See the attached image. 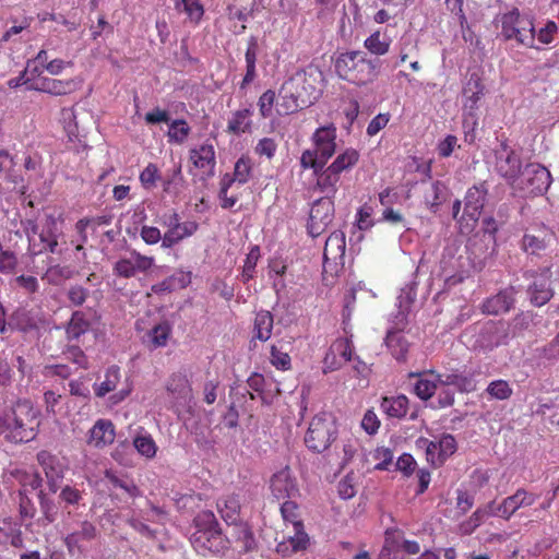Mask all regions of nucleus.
<instances>
[{"mask_svg": "<svg viewBox=\"0 0 559 559\" xmlns=\"http://www.w3.org/2000/svg\"><path fill=\"white\" fill-rule=\"evenodd\" d=\"M323 73L309 66L296 71L281 86L277 99V114L288 116L312 105L321 94Z\"/></svg>", "mask_w": 559, "mask_h": 559, "instance_id": "1", "label": "nucleus"}, {"mask_svg": "<svg viewBox=\"0 0 559 559\" xmlns=\"http://www.w3.org/2000/svg\"><path fill=\"white\" fill-rule=\"evenodd\" d=\"M39 427L38 412L27 400H20L9 411L0 414V436L11 443L34 440Z\"/></svg>", "mask_w": 559, "mask_h": 559, "instance_id": "2", "label": "nucleus"}, {"mask_svg": "<svg viewBox=\"0 0 559 559\" xmlns=\"http://www.w3.org/2000/svg\"><path fill=\"white\" fill-rule=\"evenodd\" d=\"M192 526L190 543L199 555H224L230 548V540L223 534L212 511H200L194 516Z\"/></svg>", "mask_w": 559, "mask_h": 559, "instance_id": "3", "label": "nucleus"}, {"mask_svg": "<svg viewBox=\"0 0 559 559\" xmlns=\"http://www.w3.org/2000/svg\"><path fill=\"white\" fill-rule=\"evenodd\" d=\"M379 61L371 60L364 51L354 50L341 53L335 61L337 75L357 86H366L378 79Z\"/></svg>", "mask_w": 559, "mask_h": 559, "instance_id": "4", "label": "nucleus"}, {"mask_svg": "<svg viewBox=\"0 0 559 559\" xmlns=\"http://www.w3.org/2000/svg\"><path fill=\"white\" fill-rule=\"evenodd\" d=\"M336 139L337 130L333 123L318 128L311 136L313 148L305 150L300 156L301 168H323L336 152Z\"/></svg>", "mask_w": 559, "mask_h": 559, "instance_id": "5", "label": "nucleus"}, {"mask_svg": "<svg viewBox=\"0 0 559 559\" xmlns=\"http://www.w3.org/2000/svg\"><path fill=\"white\" fill-rule=\"evenodd\" d=\"M486 93V86L477 73H472L463 86V129L465 141L473 142L478 126L479 102Z\"/></svg>", "mask_w": 559, "mask_h": 559, "instance_id": "6", "label": "nucleus"}, {"mask_svg": "<svg viewBox=\"0 0 559 559\" xmlns=\"http://www.w3.org/2000/svg\"><path fill=\"white\" fill-rule=\"evenodd\" d=\"M337 435L338 429L333 414L320 412L309 423L305 444L310 451L322 453L337 439Z\"/></svg>", "mask_w": 559, "mask_h": 559, "instance_id": "7", "label": "nucleus"}, {"mask_svg": "<svg viewBox=\"0 0 559 559\" xmlns=\"http://www.w3.org/2000/svg\"><path fill=\"white\" fill-rule=\"evenodd\" d=\"M499 22L501 24V35L506 40L514 39L519 45L527 48L535 46L536 31L533 19L521 14L518 8L503 13Z\"/></svg>", "mask_w": 559, "mask_h": 559, "instance_id": "8", "label": "nucleus"}, {"mask_svg": "<svg viewBox=\"0 0 559 559\" xmlns=\"http://www.w3.org/2000/svg\"><path fill=\"white\" fill-rule=\"evenodd\" d=\"M100 532L96 525L87 520L81 521L63 538L70 555H82L98 539Z\"/></svg>", "mask_w": 559, "mask_h": 559, "instance_id": "9", "label": "nucleus"}, {"mask_svg": "<svg viewBox=\"0 0 559 559\" xmlns=\"http://www.w3.org/2000/svg\"><path fill=\"white\" fill-rule=\"evenodd\" d=\"M417 443L420 448H425L426 460L435 467L443 465L457 449L456 440L450 433H443L436 440L420 438Z\"/></svg>", "mask_w": 559, "mask_h": 559, "instance_id": "10", "label": "nucleus"}, {"mask_svg": "<svg viewBox=\"0 0 559 559\" xmlns=\"http://www.w3.org/2000/svg\"><path fill=\"white\" fill-rule=\"evenodd\" d=\"M215 139H206L202 144L189 150V162L202 179H210L215 175L216 151Z\"/></svg>", "mask_w": 559, "mask_h": 559, "instance_id": "11", "label": "nucleus"}, {"mask_svg": "<svg viewBox=\"0 0 559 559\" xmlns=\"http://www.w3.org/2000/svg\"><path fill=\"white\" fill-rule=\"evenodd\" d=\"M334 217V202L331 198H320L313 202L308 221V233L316 238L325 231Z\"/></svg>", "mask_w": 559, "mask_h": 559, "instance_id": "12", "label": "nucleus"}, {"mask_svg": "<svg viewBox=\"0 0 559 559\" xmlns=\"http://www.w3.org/2000/svg\"><path fill=\"white\" fill-rule=\"evenodd\" d=\"M165 388L175 404L179 406H186L192 401L193 390L187 369L173 372L168 377Z\"/></svg>", "mask_w": 559, "mask_h": 559, "instance_id": "13", "label": "nucleus"}, {"mask_svg": "<svg viewBox=\"0 0 559 559\" xmlns=\"http://www.w3.org/2000/svg\"><path fill=\"white\" fill-rule=\"evenodd\" d=\"M488 189L485 182L471 187L464 199V210L460 221L473 226L478 222L485 205Z\"/></svg>", "mask_w": 559, "mask_h": 559, "instance_id": "14", "label": "nucleus"}, {"mask_svg": "<svg viewBox=\"0 0 559 559\" xmlns=\"http://www.w3.org/2000/svg\"><path fill=\"white\" fill-rule=\"evenodd\" d=\"M36 459L46 476L49 490L53 493L57 492L59 484L64 477L67 466L56 454L47 450H40L36 454Z\"/></svg>", "mask_w": 559, "mask_h": 559, "instance_id": "15", "label": "nucleus"}, {"mask_svg": "<svg viewBox=\"0 0 559 559\" xmlns=\"http://www.w3.org/2000/svg\"><path fill=\"white\" fill-rule=\"evenodd\" d=\"M270 490L276 500L295 499L299 496L296 478L288 466L274 473L270 478Z\"/></svg>", "mask_w": 559, "mask_h": 559, "instance_id": "16", "label": "nucleus"}, {"mask_svg": "<svg viewBox=\"0 0 559 559\" xmlns=\"http://www.w3.org/2000/svg\"><path fill=\"white\" fill-rule=\"evenodd\" d=\"M154 265V258L131 252L130 259H120L114 265V273L123 278H131L138 272H146Z\"/></svg>", "mask_w": 559, "mask_h": 559, "instance_id": "17", "label": "nucleus"}, {"mask_svg": "<svg viewBox=\"0 0 559 559\" xmlns=\"http://www.w3.org/2000/svg\"><path fill=\"white\" fill-rule=\"evenodd\" d=\"M281 513L286 523H290L295 533L296 548H307L309 536L305 532L302 521L299 519V507L293 499L284 500Z\"/></svg>", "mask_w": 559, "mask_h": 559, "instance_id": "18", "label": "nucleus"}, {"mask_svg": "<svg viewBox=\"0 0 559 559\" xmlns=\"http://www.w3.org/2000/svg\"><path fill=\"white\" fill-rule=\"evenodd\" d=\"M538 498L539 495L519 488L513 495L501 501L499 510L502 513V519L509 520L518 510L532 507Z\"/></svg>", "mask_w": 559, "mask_h": 559, "instance_id": "19", "label": "nucleus"}, {"mask_svg": "<svg viewBox=\"0 0 559 559\" xmlns=\"http://www.w3.org/2000/svg\"><path fill=\"white\" fill-rule=\"evenodd\" d=\"M503 151L506 154L498 153L495 168L501 177L513 185L521 174L522 163L513 150L507 151L504 147Z\"/></svg>", "mask_w": 559, "mask_h": 559, "instance_id": "20", "label": "nucleus"}, {"mask_svg": "<svg viewBox=\"0 0 559 559\" xmlns=\"http://www.w3.org/2000/svg\"><path fill=\"white\" fill-rule=\"evenodd\" d=\"M554 288L550 275L540 274L535 276L527 287L530 301L535 307H542L554 297Z\"/></svg>", "mask_w": 559, "mask_h": 559, "instance_id": "21", "label": "nucleus"}, {"mask_svg": "<svg viewBox=\"0 0 559 559\" xmlns=\"http://www.w3.org/2000/svg\"><path fill=\"white\" fill-rule=\"evenodd\" d=\"M29 90H34L41 93H47L53 96H63L71 94L75 91L76 85L73 80H59L47 76H40L34 81L29 86Z\"/></svg>", "mask_w": 559, "mask_h": 559, "instance_id": "22", "label": "nucleus"}, {"mask_svg": "<svg viewBox=\"0 0 559 559\" xmlns=\"http://www.w3.org/2000/svg\"><path fill=\"white\" fill-rule=\"evenodd\" d=\"M115 426L109 419H98L90 429L87 444L97 449L110 445L115 441Z\"/></svg>", "mask_w": 559, "mask_h": 559, "instance_id": "23", "label": "nucleus"}, {"mask_svg": "<svg viewBox=\"0 0 559 559\" xmlns=\"http://www.w3.org/2000/svg\"><path fill=\"white\" fill-rule=\"evenodd\" d=\"M230 526L229 536H227L230 540V546L235 545V547L240 552H249L255 547L254 535L250 528V526L246 523L237 521L235 524H227Z\"/></svg>", "mask_w": 559, "mask_h": 559, "instance_id": "24", "label": "nucleus"}, {"mask_svg": "<svg viewBox=\"0 0 559 559\" xmlns=\"http://www.w3.org/2000/svg\"><path fill=\"white\" fill-rule=\"evenodd\" d=\"M514 304V293L512 288L500 290L495 296L487 298L481 304L483 313L499 316L508 312Z\"/></svg>", "mask_w": 559, "mask_h": 559, "instance_id": "25", "label": "nucleus"}, {"mask_svg": "<svg viewBox=\"0 0 559 559\" xmlns=\"http://www.w3.org/2000/svg\"><path fill=\"white\" fill-rule=\"evenodd\" d=\"M317 177L316 188L323 194V198L333 200L337 192V185L341 180V174L333 169L330 165L320 169H313Z\"/></svg>", "mask_w": 559, "mask_h": 559, "instance_id": "26", "label": "nucleus"}, {"mask_svg": "<svg viewBox=\"0 0 559 559\" xmlns=\"http://www.w3.org/2000/svg\"><path fill=\"white\" fill-rule=\"evenodd\" d=\"M526 175L531 193L543 194L551 185L549 170L539 164L530 165L526 168Z\"/></svg>", "mask_w": 559, "mask_h": 559, "instance_id": "27", "label": "nucleus"}, {"mask_svg": "<svg viewBox=\"0 0 559 559\" xmlns=\"http://www.w3.org/2000/svg\"><path fill=\"white\" fill-rule=\"evenodd\" d=\"M423 198L426 207L432 213H437L440 205L445 201L448 195V188L441 181H432L423 183Z\"/></svg>", "mask_w": 559, "mask_h": 559, "instance_id": "28", "label": "nucleus"}, {"mask_svg": "<svg viewBox=\"0 0 559 559\" xmlns=\"http://www.w3.org/2000/svg\"><path fill=\"white\" fill-rule=\"evenodd\" d=\"M259 53V44L255 36H250L245 52L246 73L239 84V88L245 91L258 76L257 60Z\"/></svg>", "mask_w": 559, "mask_h": 559, "instance_id": "29", "label": "nucleus"}, {"mask_svg": "<svg viewBox=\"0 0 559 559\" xmlns=\"http://www.w3.org/2000/svg\"><path fill=\"white\" fill-rule=\"evenodd\" d=\"M199 229V224L195 221H186L177 225L176 228L166 230L163 236V248H173L183 239L191 237Z\"/></svg>", "mask_w": 559, "mask_h": 559, "instance_id": "30", "label": "nucleus"}, {"mask_svg": "<svg viewBox=\"0 0 559 559\" xmlns=\"http://www.w3.org/2000/svg\"><path fill=\"white\" fill-rule=\"evenodd\" d=\"M217 512L226 524H235L240 521V501L237 495H226L216 502Z\"/></svg>", "mask_w": 559, "mask_h": 559, "instance_id": "31", "label": "nucleus"}, {"mask_svg": "<svg viewBox=\"0 0 559 559\" xmlns=\"http://www.w3.org/2000/svg\"><path fill=\"white\" fill-rule=\"evenodd\" d=\"M502 333L503 329L500 322L488 321L481 325L477 342L483 348L492 349L502 343Z\"/></svg>", "mask_w": 559, "mask_h": 559, "instance_id": "32", "label": "nucleus"}, {"mask_svg": "<svg viewBox=\"0 0 559 559\" xmlns=\"http://www.w3.org/2000/svg\"><path fill=\"white\" fill-rule=\"evenodd\" d=\"M346 249V240L345 234L341 230H334L330 234L325 241L324 250H323V259L324 261H334L337 262L342 260L345 254Z\"/></svg>", "mask_w": 559, "mask_h": 559, "instance_id": "33", "label": "nucleus"}, {"mask_svg": "<svg viewBox=\"0 0 559 559\" xmlns=\"http://www.w3.org/2000/svg\"><path fill=\"white\" fill-rule=\"evenodd\" d=\"M430 374L438 379L439 384L445 386L453 385L460 392H472L476 388L474 380L464 373L451 372L447 374H441L430 370Z\"/></svg>", "mask_w": 559, "mask_h": 559, "instance_id": "34", "label": "nucleus"}, {"mask_svg": "<svg viewBox=\"0 0 559 559\" xmlns=\"http://www.w3.org/2000/svg\"><path fill=\"white\" fill-rule=\"evenodd\" d=\"M91 328V322L86 314L76 310L72 313L69 322L66 325V336L69 342L79 340Z\"/></svg>", "mask_w": 559, "mask_h": 559, "instance_id": "35", "label": "nucleus"}, {"mask_svg": "<svg viewBox=\"0 0 559 559\" xmlns=\"http://www.w3.org/2000/svg\"><path fill=\"white\" fill-rule=\"evenodd\" d=\"M274 318L267 310H261L255 313L253 321V337L266 342L270 340L273 331Z\"/></svg>", "mask_w": 559, "mask_h": 559, "instance_id": "36", "label": "nucleus"}, {"mask_svg": "<svg viewBox=\"0 0 559 559\" xmlns=\"http://www.w3.org/2000/svg\"><path fill=\"white\" fill-rule=\"evenodd\" d=\"M252 114L251 108L236 110L228 120L227 131L233 134H241L250 131Z\"/></svg>", "mask_w": 559, "mask_h": 559, "instance_id": "37", "label": "nucleus"}, {"mask_svg": "<svg viewBox=\"0 0 559 559\" xmlns=\"http://www.w3.org/2000/svg\"><path fill=\"white\" fill-rule=\"evenodd\" d=\"M415 376L411 373V377ZM418 377L414 384L415 394L423 401H427L433 396L439 383L436 377L430 374V371L416 374Z\"/></svg>", "mask_w": 559, "mask_h": 559, "instance_id": "38", "label": "nucleus"}, {"mask_svg": "<svg viewBox=\"0 0 559 559\" xmlns=\"http://www.w3.org/2000/svg\"><path fill=\"white\" fill-rule=\"evenodd\" d=\"M391 38L381 31H374L364 41V47L374 56H384L391 47Z\"/></svg>", "mask_w": 559, "mask_h": 559, "instance_id": "39", "label": "nucleus"}, {"mask_svg": "<svg viewBox=\"0 0 559 559\" xmlns=\"http://www.w3.org/2000/svg\"><path fill=\"white\" fill-rule=\"evenodd\" d=\"M380 407L388 416L402 418L407 414L408 399L405 395L385 396L382 399Z\"/></svg>", "mask_w": 559, "mask_h": 559, "instance_id": "40", "label": "nucleus"}, {"mask_svg": "<svg viewBox=\"0 0 559 559\" xmlns=\"http://www.w3.org/2000/svg\"><path fill=\"white\" fill-rule=\"evenodd\" d=\"M106 479L111 484L114 488H119L130 498H136L141 496L140 488L135 485L133 479L128 476H118L114 472L107 471L105 473Z\"/></svg>", "mask_w": 559, "mask_h": 559, "instance_id": "41", "label": "nucleus"}, {"mask_svg": "<svg viewBox=\"0 0 559 559\" xmlns=\"http://www.w3.org/2000/svg\"><path fill=\"white\" fill-rule=\"evenodd\" d=\"M120 381V369L117 366L109 367L105 372V379L99 384H94L95 395L104 397L109 392L116 390Z\"/></svg>", "mask_w": 559, "mask_h": 559, "instance_id": "42", "label": "nucleus"}, {"mask_svg": "<svg viewBox=\"0 0 559 559\" xmlns=\"http://www.w3.org/2000/svg\"><path fill=\"white\" fill-rule=\"evenodd\" d=\"M175 9L185 12L194 24H199L204 14L201 0H178L175 2Z\"/></svg>", "mask_w": 559, "mask_h": 559, "instance_id": "43", "label": "nucleus"}, {"mask_svg": "<svg viewBox=\"0 0 559 559\" xmlns=\"http://www.w3.org/2000/svg\"><path fill=\"white\" fill-rule=\"evenodd\" d=\"M359 157L360 155L357 150L348 147L338 154L330 166L338 174H342L343 171L353 168L358 163Z\"/></svg>", "mask_w": 559, "mask_h": 559, "instance_id": "44", "label": "nucleus"}, {"mask_svg": "<svg viewBox=\"0 0 559 559\" xmlns=\"http://www.w3.org/2000/svg\"><path fill=\"white\" fill-rule=\"evenodd\" d=\"M386 346L397 360H404L408 352V343L399 332H389L385 337Z\"/></svg>", "mask_w": 559, "mask_h": 559, "instance_id": "45", "label": "nucleus"}, {"mask_svg": "<svg viewBox=\"0 0 559 559\" xmlns=\"http://www.w3.org/2000/svg\"><path fill=\"white\" fill-rule=\"evenodd\" d=\"M485 393L491 400L506 401L513 394V389L507 380L498 379L489 382Z\"/></svg>", "mask_w": 559, "mask_h": 559, "instance_id": "46", "label": "nucleus"}, {"mask_svg": "<svg viewBox=\"0 0 559 559\" xmlns=\"http://www.w3.org/2000/svg\"><path fill=\"white\" fill-rule=\"evenodd\" d=\"M252 163L249 157L241 156L234 167V174L229 175L230 185L238 182L240 185L247 183L251 178Z\"/></svg>", "mask_w": 559, "mask_h": 559, "instance_id": "47", "label": "nucleus"}, {"mask_svg": "<svg viewBox=\"0 0 559 559\" xmlns=\"http://www.w3.org/2000/svg\"><path fill=\"white\" fill-rule=\"evenodd\" d=\"M190 132L191 128L185 119H176L169 126V130L167 132L168 142L182 144L190 135Z\"/></svg>", "mask_w": 559, "mask_h": 559, "instance_id": "48", "label": "nucleus"}, {"mask_svg": "<svg viewBox=\"0 0 559 559\" xmlns=\"http://www.w3.org/2000/svg\"><path fill=\"white\" fill-rule=\"evenodd\" d=\"M547 247L545 236L525 233L521 241V249L527 254H539Z\"/></svg>", "mask_w": 559, "mask_h": 559, "instance_id": "49", "label": "nucleus"}, {"mask_svg": "<svg viewBox=\"0 0 559 559\" xmlns=\"http://www.w3.org/2000/svg\"><path fill=\"white\" fill-rule=\"evenodd\" d=\"M369 456L374 462L373 469L388 471L393 463V452L385 447H378L369 453Z\"/></svg>", "mask_w": 559, "mask_h": 559, "instance_id": "50", "label": "nucleus"}, {"mask_svg": "<svg viewBox=\"0 0 559 559\" xmlns=\"http://www.w3.org/2000/svg\"><path fill=\"white\" fill-rule=\"evenodd\" d=\"M231 186L233 185H230L229 174H225L219 181V191H218V199L221 202V206L225 210L233 209L239 200L238 194H235V193H231L230 195L228 194V190L230 189Z\"/></svg>", "mask_w": 559, "mask_h": 559, "instance_id": "51", "label": "nucleus"}, {"mask_svg": "<svg viewBox=\"0 0 559 559\" xmlns=\"http://www.w3.org/2000/svg\"><path fill=\"white\" fill-rule=\"evenodd\" d=\"M331 356L336 355L341 361H350L353 356V344L346 337L336 338L329 348Z\"/></svg>", "mask_w": 559, "mask_h": 559, "instance_id": "52", "label": "nucleus"}, {"mask_svg": "<svg viewBox=\"0 0 559 559\" xmlns=\"http://www.w3.org/2000/svg\"><path fill=\"white\" fill-rule=\"evenodd\" d=\"M142 187L146 190H151L156 187L158 180H160V171L156 164L150 163L139 176Z\"/></svg>", "mask_w": 559, "mask_h": 559, "instance_id": "53", "label": "nucleus"}, {"mask_svg": "<svg viewBox=\"0 0 559 559\" xmlns=\"http://www.w3.org/2000/svg\"><path fill=\"white\" fill-rule=\"evenodd\" d=\"M278 143L274 138H262L258 141L257 145L254 146V153L259 157H265L266 159L271 160L277 151Z\"/></svg>", "mask_w": 559, "mask_h": 559, "instance_id": "54", "label": "nucleus"}, {"mask_svg": "<svg viewBox=\"0 0 559 559\" xmlns=\"http://www.w3.org/2000/svg\"><path fill=\"white\" fill-rule=\"evenodd\" d=\"M133 445L141 455L147 459L156 455L157 447L151 436H138L133 440Z\"/></svg>", "mask_w": 559, "mask_h": 559, "instance_id": "55", "label": "nucleus"}, {"mask_svg": "<svg viewBox=\"0 0 559 559\" xmlns=\"http://www.w3.org/2000/svg\"><path fill=\"white\" fill-rule=\"evenodd\" d=\"M270 361L278 370H288L292 367L290 356L276 345L271 346Z\"/></svg>", "mask_w": 559, "mask_h": 559, "instance_id": "56", "label": "nucleus"}, {"mask_svg": "<svg viewBox=\"0 0 559 559\" xmlns=\"http://www.w3.org/2000/svg\"><path fill=\"white\" fill-rule=\"evenodd\" d=\"M63 355L68 360L75 364L79 368L87 369L88 359L85 353L78 345H67L63 349Z\"/></svg>", "mask_w": 559, "mask_h": 559, "instance_id": "57", "label": "nucleus"}, {"mask_svg": "<svg viewBox=\"0 0 559 559\" xmlns=\"http://www.w3.org/2000/svg\"><path fill=\"white\" fill-rule=\"evenodd\" d=\"M276 102V93L273 90H266L258 99L260 116L263 119L272 116L273 107Z\"/></svg>", "mask_w": 559, "mask_h": 559, "instance_id": "58", "label": "nucleus"}, {"mask_svg": "<svg viewBox=\"0 0 559 559\" xmlns=\"http://www.w3.org/2000/svg\"><path fill=\"white\" fill-rule=\"evenodd\" d=\"M170 332V326L167 323L157 324L148 333L150 341L154 347L165 346L169 338Z\"/></svg>", "mask_w": 559, "mask_h": 559, "instance_id": "59", "label": "nucleus"}, {"mask_svg": "<svg viewBox=\"0 0 559 559\" xmlns=\"http://www.w3.org/2000/svg\"><path fill=\"white\" fill-rule=\"evenodd\" d=\"M88 296L90 290L81 285H71L67 290V299L73 307L83 306Z\"/></svg>", "mask_w": 559, "mask_h": 559, "instance_id": "60", "label": "nucleus"}, {"mask_svg": "<svg viewBox=\"0 0 559 559\" xmlns=\"http://www.w3.org/2000/svg\"><path fill=\"white\" fill-rule=\"evenodd\" d=\"M71 277V271L67 266H61L59 264L50 266L43 280H46L49 284L58 285L62 280H67Z\"/></svg>", "mask_w": 559, "mask_h": 559, "instance_id": "61", "label": "nucleus"}, {"mask_svg": "<svg viewBox=\"0 0 559 559\" xmlns=\"http://www.w3.org/2000/svg\"><path fill=\"white\" fill-rule=\"evenodd\" d=\"M17 266V257L13 251H0V273L13 274Z\"/></svg>", "mask_w": 559, "mask_h": 559, "instance_id": "62", "label": "nucleus"}, {"mask_svg": "<svg viewBox=\"0 0 559 559\" xmlns=\"http://www.w3.org/2000/svg\"><path fill=\"white\" fill-rule=\"evenodd\" d=\"M396 469L400 471L404 477H409L416 469L417 463L412 454L403 453L395 463Z\"/></svg>", "mask_w": 559, "mask_h": 559, "instance_id": "63", "label": "nucleus"}, {"mask_svg": "<svg viewBox=\"0 0 559 559\" xmlns=\"http://www.w3.org/2000/svg\"><path fill=\"white\" fill-rule=\"evenodd\" d=\"M540 358L552 361L559 359V332L557 335L546 344L539 354Z\"/></svg>", "mask_w": 559, "mask_h": 559, "instance_id": "64", "label": "nucleus"}]
</instances>
